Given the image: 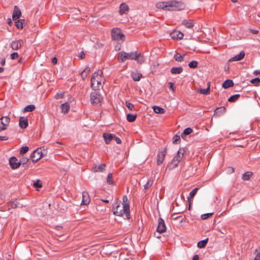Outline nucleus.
Masks as SVG:
<instances>
[{
	"label": "nucleus",
	"instance_id": "obj_1",
	"mask_svg": "<svg viewBox=\"0 0 260 260\" xmlns=\"http://www.w3.org/2000/svg\"><path fill=\"white\" fill-rule=\"evenodd\" d=\"M112 211L116 216H123L125 214L127 219L131 218L129 203L121 204L120 201L116 199L113 204Z\"/></svg>",
	"mask_w": 260,
	"mask_h": 260
},
{
	"label": "nucleus",
	"instance_id": "obj_2",
	"mask_svg": "<svg viewBox=\"0 0 260 260\" xmlns=\"http://www.w3.org/2000/svg\"><path fill=\"white\" fill-rule=\"evenodd\" d=\"M168 11H180L184 10L185 8V4L182 2H178L176 1H169L168 3Z\"/></svg>",
	"mask_w": 260,
	"mask_h": 260
},
{
	"label": "nucleus",
	"instance_id": "obj_3",
	"mask_svg": "<svg viewBox=\"0 0 260 260\" xmlns=\"http://www.w3.org/2000/svg\"><path fill=\"white\" fill-rule=\"evenodd\" d=\"M111 37L112 40L116 41L125 40V35L121 32L120 29L118 28H114L111 30Z\"/></svg>",
	"mask_w": 260,
	"mask_h": 260
},
{
	"label": "nucleus",
	"instance_id": "obj_4",
	"mask_svg": "<svg viewBox=\"0 0 260 260\" xmlns=\"http://www.w3.org/2000/svg\"><path fill=\"white\" fill-rule=\"evenodd\" d=\"M138 56L136 55V52L126 53L125 52H120L119 53L118 59L120 62L124 61L126 59H136Z\"/></svg>",
	"mask_w": 260,
	"mask_h": 260
},
{
	"label": "nucleus",
	"instance_id": "obj_5",
	"mask_svg": "<svg viewBox=\"0 0 260 260\" xmlns=\"http://www.w3.org/2000/svg\"><path fill=\"white\" fill-rule=\"evenodd\" d=\"M103 98L100 94L97 92H93L90 94V101L91 104L93 105H98L101 104Z\"/></svg>",
	"mask_w": 260,
	"mask_h": 260
},
{
	"label": "nucleus",
	"instance_id": "obj_6",
	"mask_svg": "<svg viewBox=\"0 0 260 260\" xmlns=\"http://www.w3.org/2000/svg\"><path fill=\"white\" fill-rule=\"evenodd\" d=\"M10 122V119L8 116H3L0 119V131L7 128Z\"/></svg>",
	"mask_w": 260,
	"mask_h": 260
},
{
	"label": "nucleus",
	"instance_id": "obj_7",
	"mask_svg": "<svg viewBox=\"0 0 260 260\" xmlns=\"http://www.w3.org/2000/svg\"><path fill=\"white\" fill-rule=\"evenodd\" d=\"M101 85V81L99 80V78H96L95 75H93L91 78V86L92 88L94 90H96L100 89Z\"/></svg>",
	"mask_w": 260,
	"mask_h": 260
},
{
	"label": "nucleus",
	"instance_id": "obj_8",
	"mask_svg": "<svg viewBox=\"0 0 260 260\" xmlns=\"http://www.w3.org/2000/svg\"><path fill=\"white\" fill-rule=\"evenodd\" d=\"M43 156V154L41 151H40L39 149H37L30 155V157L32 159V161L34 163L37 162Z\"/></svg>",
	"mask_w": 260,
	"mask_h": 260
},
{
	"label": "nucleus",
	"instance_id": "obj_9",
	"mask_svg": "<svg viewBox=\"0 0 260 260\" xmlns=\"http://www.w3.org/2000/svg\"><path fill=\"white\" fill-rule=\"evenodd\" d=\"M9 164L12 169H18L20 166V163L15 156H12L9 159Z\"/></svg>",
	"mask_w": 260,
	"mask_h": 260
},
{
	"label": "nucleus",
	"instance_id": "obj_10",
	"mask_svg": "<svg viewBox=\"0 0 260 260\" xmlns=\"http://www.w3.org/2000/svg\"><path fill=\"white\" fill-rule=\"evenodd\" d=\"M156 231L160 233H164L166 231V226L165 221L161 218H158V226Z\"/></svg>",
	"mask_w": 260,
	"mask_h": 260
},
{
	"label": "nucleus",
	"instance_id": "obj_11",
	"mask_svg": "<svg viewBox=\"0 0 260 260\" xmlns=\"http://www.w3.org/2000/svg\"><path fill=\"white\" fill-rule=\"evenodd\" d=\"M21 16V11L19 8L15 6L14 8L13 13L12 14V18L13 20L15 21L18 20Z\"/></svg>",
	"mask_w": 260,
	"mask_h": 260
},
{
	"label": "nucleus",
	"instance_id": "obj_12",
	"mask_svg": "<svg viewBox=\"0 0 260 260\" xmlns=\"http://www.w3.org/2000/svg\"><path fill=\"white\" fill-rule=\"evenodd\" d=\"M23 44V42L22 40H19L17 41H14L11 44V47L13 50H16L21 47Z\"/></svg>",
	"mask_w": 260,
	"mask_h": 260
},
{
	"label": "nucleus",
	"instance_id": "obj_13",
	"mask_svg": "<svg viewBox=\"0 0 260 260\" xmlns=\"http://www.w3.org/2000/svg\"><path fill=\"white\" fill-rule=\"evenodd\" d=\"M166 155V150L161 151L158 152L157 156V165H160L164 161L165 156Z\"/></svg>",
	"mask_w": 260,
	"mask_h": 260
},
{
	"label": "nucleus",
	"instance_id": "obj_14",
	"mask_svg": "<svg viewBox=\"0 0 260 260\" xmlns=\"http://www.w3.org/2000/svg\"><path fill=\"white\" fill-rule=\"evenodd\" d=\"M90 202V197L87 191H83L82 192V200L81 202V205H87Z\"/></svg>",
	"mask_w": 260,
	"mask_h": 260
},
{
	"label": "nucleus",
	"instance_id": "obj_15",
	"mask_svg": "<svg viewBox=\"0 0 260 260\" xmlns=\"http://www.w3.org/2000/svg\"><path fill=\"white\" fill-rule=\"evenodd\" d=\"M245 56V52L244 51H241L238 55H237L229 60V62L239 61L242 60Z\"/></svg>",
	"mask_w": 260,
	"mask_h": 260
},
{
	"label": "nucleus",
	"instance_id": "obj_16",
	"mask_svg": "<svg viewBox=\"0 0 260 260\" xmlns=\"http://www.w3.org/2000/svg\"><path fill=\"white\" fill-rule=\"evenodd\" d=\"M171 38L173 39L181 40L184 37L183 34L179 31H174L170 34Z\"/></svg>",
	"mask_w": 260,
	"mask_h": 260
},
{
	"label": "nucleus",
	"instance_id": "obj_17",
	"mask_svg": "<svg viewBox=\"0 0 260 260\" xmlns=\"http://www.w3.org/2000/svg\"><path fill=\"white\" fill-rule=\"evenodd\" d=\"M19 126L22 128H25L28 126V119L24 117H20L19 118Z\"/></svg>",
	"mask_w": 260,
	"mask_h": 260
},
{
	"label": "nucleus",
	"instance_id": "obj_18",
	"mask_svg": "<svg viewBox=\"0 0 260 260\" xmlns=\"http://www.w3.org/2000/svg\"><path fill=\"white\" fill-rule=\"evenodd\" d=\"M179 163L178 160L174 157L171 162L168 164L167 168L169 170H173L178 166Z\"/></svg>",
	"mask_w": 260,
	"mask_h": 260
},
{
	"label": "nucleus",
	"instance_id": "obj_19",
	"mask_svg": "<svg viewBox=\"0 0 260 260\" xmlns=\"http://www.w3.org/2000/svg\"><path fill=\"white\" fill-rule=\"evenodd\" d=\"M128 6L124 3H122L120 5L119 7V13L121 15L126 14L128 12Z\"/></svg>",
	"mask_w": 260,
	"mask_h": 260
},
{
	"label": "nucleus",
	"instance_id": "obj_20",
	"mask_svg": "<svg viewBox=\"0 0 260 260\" xmlns=\"http://www.w3.org/2000/svg\"><path fill=\"white\" fill-rule=\"evenodd\" d=\"M169 2H159L156 4V7L158 9L167 10Z\"/></svg>",
	"mask_w": 260,
	"mask_h": 260
},
{
	"label": "nucleus",
	"instance_id": "obj_21",
	"mask_svg": "<svg viewBox=\"0 0 260 260\" xmlns=\"http://www.w3.org/2000/svg\"><path fill=\"white\" fill-rule=\"evenodd\" d=\"M106 165L105 164H101L100 166L94 165L93 168L94 172H103L105 171Z\"/></svg>",
	"mask_w": 260,
	"mask_h": 260
},
{
	"label": "nucleus",
	"instance_id": "obj_22",
	"mask_svg": "<svg viewBox=\"0 0 260 260\" xmlns=\"http://www.w3.org/2000/svg\"><path fill=\"white\" fill-rule=\"evenodd\" d=\"M184 152L185 150L183 148H180L178 151L177 155L174 157L177 158L178 161L180 162L184 155Z\"/></svg>",
	"mask_w": 260,
	"mask_h": 260
},
{
	"label": "nucleus",
	"instance_id": "obj_23",
	"mask_svg": "<svg viewBox=\"0 0 260 260\" xmlns=\"http://www.w3.org/2000/svg\"><path fill=\"white\" fill-rule=\"evenodd\" d=\"M234 86V82L233 80L231 79L226 80L222 84V87L225 89H227L230 87Z\"/></svg>",
	"mask_w": 260,
	"mask_h": 260
},
{
	"label": "nucleus",
	"instance_id": "obj_24",
	"mask_svg": "<svg viewBox=\"0 0 260 260\" xmlns=\"http://www.w3.org/2000/svg\"><path fill=\"white\" fill-rule=\"evenodd\" d=\"M131 77L134 81H139L142 77V75L137 72H132L131 73Z\"/></svg>",
	"mask_w": 260,
	"mask_h": 260
},
{
	"label": "nucleus",
	"instance_id": "obj_25",
	"mask_svg": "<svg viewBox=\"0 0 260 260\" xmlns=\"http://www.w3.org/2000/svg\"><path fill=\"white\" fill-rule=\"evenodd\" d=\"M225 110L226 108L223 106L217 108L214 111V114L220 116L223 114L225 112Z\"/></svg>",
	"mask_w": 260,
	"mask_h": 260
},
{
	"label": "nucleus",
	"instance_id": "obj_26",
	"mask_svg": "<svg viewBox=\"0 0 260 260\" xmlns=\"http://www.w3.org/2000/svg\"><path fill=\"white\" fill-rule=\"evenodd\" d=\"M183 68L181 67H173L171 69V73L172 74H179L182 72Z\"/></svg>",
	"mask_w": 260,
	"mask_h": 260
},
{
	"label": "nucleus",
	"instance_id": "obj_27",
	"mask_svg": "<svg viewBox=\"0 0 260 260\" xmlns=\"http://www.w3.org/2000/svg\"><path fill=\"white\" fill-rule=\"evenodd\" d=\"M103 137L104 139L105 142L107 144H109L112 141L111 137L112 136L110 133H104L103 134Z\"/></svg>",
	"mask_w": 260,
	"mask_h": 260
},
{
	"label": "nucleus",
	"instance_id": "obj_28",
	"mask_svg": "<svg viewBox=\"0 0 260 260\" xmlns=\"http://www.w3.org/2000/svg\"><path fill=\"white\" fill-rule=\"evenodd\" d=\"M136 55L138 57L136 59H134V60H137V62L140 64L144 62L145 59L144 56L142 55L140 53H138L137 51H136Z\"/></svg>",
	"mask_w": 260,
	"mask_h": 260
},
{
	"label": "nucleus",
	"instance_id": "obj_29",
	"mask_svg": "<svg viewBox=\"0 0 260 260\" xmlns=\"http://www.w3.org/2000/svg\"><path fill=\"white\" fill-rule=\"evenodd\" d=\"M253 173L251 172L248 171L243 174L242 179L244 181H247L250 179Z\"/></svg>",
	"mask_w": 260,
	"mask_h": 260
},
{
	"label": "nucleus",
	"instance_id": "obj_30",
	"mask_svg": "<svg viewBox=\"0 0 260 260\" xmlns=\"http://www.w3.org/2000/svg\"><path fill=\"white\" fill-rule=\"evenodd\" d=\"M152 108L154 112L157 114H164L166 111L164 108L157 106H154Z\"/></svg>",
	"mask_w": 260,
	"mask_h": 260
},
{
	"label": "nucleus",
	"instance_id": "obj_31",
	"mask_svg": "<svg viewBox=\"0 0 260 260\" xmlns=\"http://www.w3.org/2000/svg\"><path fill=\"white\" fill-rule=\"evenodd\" d=\"M62 112L64 113H67L69 112L70 109V105L68 103L62 104L60 106Z\"/></svg>",
	"mask_w": 260,
	"mask_h": 260
},
{
	"label": "nucleus",
	"instance_id": "obj_32",
	"mask_svg": "<svg viewBox=\"0 0 260 260\" xmlns=\"http://www.w3.org/2000/svg\"><path fill=\"white\" fill-rule=\"evenodd\" d=\"M182 24L184 25L186 27L188 28H192L194 25L192 21L187 20H184L182 21Z\"/></svg>",
	"mask_w": 260,
	"mask_h": 260
},
{
	"label": "nucleus",
	"instance_id": "obj_33",
	"mask_svg": "<svg viewBox=\"0 0 260 260\" xmlns=\"http://www.w3.org/2000/svg\"><path fill=\"white\" fill-rule=\"evenodd\" d=\"M208 241V238H206L203 240H201L198 243L197 246L200 248H204L206 246Z\"/></svg>",
	"mask_w": 260,
	"mask_h": 260
},
{
	"label": "nucleus",
	"instance_id": "obj_34",
	"mask_svg": "<svg viewBox=\"0 0 260 260\" xmlns=\"http://www.w3.org/2000/svg\"><path fill=\"white\" fill-rule=\"evenodd\" d=\"M137 116V114H127L126 119L128 122H132L135 121Z\"/></svg>",
	"mask_w": 260,
	"mask_h": 260
},
{
	"label": "nucleus",
	"instance_id": "obj_35",
	"mask_svg": "<svg viewBox=\"0 0 260 260\" xmlns=\"http://www.w3.org/2000/svg\"><path fill=\"white\" fill-rule=\"evenodd\" d=\"M210 82L208 83V87L206 89H201L200 90V92L201 94L207 95L210 93Z\"/></svg>",
	"mask_w": 260,
	"mask_h": 260
},
{
	"label": "nucleus",
	"instance_id": "obj_36",
	"mask_svg": "<svg viewBox=\"0 0 260 260\" xmlns=\"http://www.w3.org/2000/svg\"><path fill=\"white\" fill-rule=\"evenodd\" d=\"M35 108L34 105H29L24 108V112H32L35 110Z\"/></svg>",
	"mask_w": 260,
	"mask_h": 260
},
{
	"label": "nucleus",
	"instance_id": "obj_37",
	"mask_svg": "<svg viewBox=\"0 0 260 260\" xmlns=\"http://www.w3.org/2000/svg\"><path fill=\"white\" fill-rule=\"evenodd\" d=\"M174 58L177 61L181 62L184 60L183 56L178 53L175 54L174 56Z\"/></svg>",
	"mask_w": 260,
	"mask_h": 260
},
{
	"label": "nucleus",
	"instance_id": "obj_38",
	"mask_svg": "<svg viewBox=\"0 0 260 260\" xmlns=\"http://www.w3.org/2000/svg\"><path fill=\"white\" fill-rule=\"evenodd\" d=\"M28 161L29 158L25 157H22L19 160V162L20 163V165H22L23 167H25L27 165Z\"/></svg>",
	"mask_w": 260,
	"mask_h": 260
},
{
	"label": "nucleus",
	"instance_id": "obj_39",
	"mask_svg": "<svg viewBox=\"0 0 260 260\" xmlns=\"http://www.w3.org/2000/svg\"><path fill=\"white\" fill-rule=\"evenodd\" d=\"M240 95L239 94H236L230 97L228 99V101L230 102H235L240 98Z\"/></svg>",
	"mask_w": 260,
	"mask_h": 260
},
{
	"label": "nucleus",
	"instance_id": "obj_40",
	"mask_svg": "<svg viewBox=\"0 0 260 260\" xmlns=\"http://www.w3.org/2000/svg\"><path fill=\"white\" fill-rule=\"evenodd\" d=\"M24 21V19L18 20L15 22V26L19 29H22L23 28V22Z\"/></svg>",
	"mask_w": 260,
	"mask_h": 260
},
{
	"label": "nucleus",
	"instance_id": "obj_41",
	"mask_svg": "<svg viewBox=\"0 0 260 260\" xmlns=\"http://www.w3.org/2000/svg\"><path fill=\"white\" fill-rule=\"evenodd\" d=\"M153 183V180L152 179H148L147 183L144 186V189H147L149 188L152 186Z\"/></svg>",
	"mask_w": 260,
	"mask_h": 260
},
{
	"label": "nucleus",
	"instance_id": "obj_42",
	"mask_svg": "<svg viewBox=\"0 0 260 260\" xmlns=\"http://www.w3.org/2000/svg\"><path fill=\"white\" fill-rule=\"evenodd\" d=\"M192 132V129L190 127H187L184 130L183 133H182L181 136L183 138V135L186 136V135H189Z\"/></svg>",
	"mask_w": 260,
	"mask_h": 260
},
{
	"label": "nucleus",
	"instance_id": "obj_43",
	"mask_svg": "<svg viewBox=\"0 0 260 260\" xmlns=\"http://www.w3.org/2000/svg\"><path fill=\"white\" fill-rule=\"evenodd\" d=\"M198 64V63L197 61L192 60L189 63L188 66L190 68L194 69L197 67Z\"/></svg>",
	"mask_w": 260,
	"mask_h": 260
},
{
	"label": "nucleus",
	"instance_id": "obj_44",
	"mask_svg": "<svg viewBox=\"0 0 260 260\" xmlns=\"http://www.w3.org/2000/svg\"><path fill=\"white\" fill-rule=\"evenodd\" d=\"M112 174L109 173L107 178V182L108 184L111 185V184H114L113 181L112 180Z\"/></svg>",
	"mask_w": 260,
	"mask_h": 260
},
{
	"label": "nucleus",
	"instance_id": "obj_45",
	"mask_svg": "<svg viewBox=\"0 0 260 260\" xmlns=\"http://www.w3.org/2000/svg\"><path fill=\"white\" fill-rule=\"evenodd\" d=\"M29 150L28 146L22 147L20 150V154H23L26 153Z\"/></svg>",
	"mask_w": 260,
	"mask_h": 260
},
{
	"label": "nucleus",
	"instance_id": "obj_46",
	"mask_svg": "<svg viewBox=\"0 0 260 260\" xmlns=\"http://www.w3.org/2000/svg\"><path fill=\"white\" fill-rule=\"evenodd\" d=\"M251 82L254 85L256 86L260 83V79L259 78H255L251 80Z\"/></svg>",
	"mask_w": 260,
	"mask_h": 260
},
{
	"label": "nucleus",
	"instance_id": "obj_47",
	"mask_svg": "<svg viewBox=\"0 0 260 260\" xmlns=\"http://www.w3.org/2000/svg\"><path fill=\"white\" fill-rule=\"evenodd\" d=\"M213 214V213L204 214L201 215V218L203 220H205V219L208 218L209 217H210V216H211Z\"/></svg>",
	"mask_w": 260,
	"mask_h": 260
},
{
	"label": "nucleus",
	"instance_id": "obj_48",
	"mask_svg": "<svg viewBox=\"0 0 260 260\" xmlns=\"http://www.w3.org/2000/svg\"><path fill=\"white\" fill-rule=\"evenodd\" d=\"M102 74L103 72L101 70H98V71L95 72L93 75H95V77L96 78H99V77L100 78L102 77Z\"/></svg>",
	"mask_w": 260,
	"mask_h": 260
},
{
	"label": "nucleus",
	"instance_id": "obj_49",
	"mask_svg": "<svg viewBox=\"0 0 260 260\" xmlns=\"http://www.w3.org/2000/svg\"><path fill=\"white\" fill-rule=\"evenodd\" d=\"M180 141V136L178 135H175L173 138V142L174 144H178Z\"/></svg>",
	"mask_w": 260,
	"mask_h": 260
},
{
	"label": "nucleus",
	"instance_id": "obj_50",
	"mask_svg": "<svg viewBox=\"0 0 260 260\" xmlns=\"http://www.w3.org/2000/svg\"><path fill=\"white\" fill-rule=\"evenodd\" d=\"M63 95H64V92H58L55 95L54 98L55 99L58 100V99L62 98L63 97Z\"/></svg>",
	"mask_w": 260,
	"mask_h": 260
},
{
	"label": "nucleus",
	"instance_id": "obj_51",
	"mask_svg": "<svg viewBox=\"0 0 260 260\" xmlns=\"http://www.w3.org/2000/svg\"><path fill=\"white\" fill-rule=\"evenodd\" d=\"M198 189H199L198 188H195L190 192L189 197L190 198H193L194 197V196L196 194Z\"/></svg>",
	"mask_w": 260,
	"mask_h": 260
},
{
	"label": "nucleus",
	"instance_id": "obj_52",
	"mask_svg": "<svg viewBox=\"0 0 260 260\" xmlns=\"http://www.w3.org/2000/svg\"><path fill=\"white\" fill-rule=\"evenodd\" d=\"M126 106L130 111H133L134 109V105L131 103L126 102Z\"/></svg>",
	"mask_w": 260,
	"mask_h": 260
},
{
	"label": "nucleus",
	"instance_id": "obj_53",
	"mask_svg": "<svg viewBox=\"0 0 260 260\" xmlns=\"http://www.w3.org/2000/svg\"><path fill=\"white\" fill-rule=\"evenodd\" d=\"M33 185L36 188H41L42 187V184L39 182V180L34 182Z\"/></svg>",
	"mask_w": 260,
	"mask_h": 260
},
{
	"label": "nucleus",
	"instance_id": "obj_54",
	"mask_svg": "<svg viewBox=\"0 0 260 260\" xmlns=\"http://www.w3.org/2000/svg\"><path fill=\"white\" fill-rule=\"evenodd\" d=\"M19 56L18 53L14 52L11 54V58L12 59H15Z\"/></svg>",
	"mask_w": 260,
	"mask_h": 260
},
{
	"label": "nucleus",
	"instance_id": "obj_55",
	"mask_svg": "<svg viewBox=\"0 0 260 260\" xmlns=\"http://www.w3.org/2000/svg\"><path fill=\"white\" fill-rule=\"evenodd\" d=\"M9 206L12 208H16L17 207V205L16 203L11 202L9 203Z\"/></svg>",
	"mask_w": 260,
	"mask_h": 260
},
{
	"label": "nucleus",
	"instance_id": "obj_56",
	"mask_svg": "<svg viewBox=\"0 0 260 260\" xmlns=\"http://www.w3.org/2000/svg\"><path fill=\"white\" fill-rule=\"evenodd\" d=\"M169 85L170 89H171L173 91H174L175 87L174 86V83L173 82H170L169 83Z\"/></svg>",
	"mask_w": 260,
	"mask_h": 260
},
{
	"label": "nucleus",
	"instance_id": "obj_57",
	"mask_svg": "<svg viewBox=\"0 0 260 260\" xmlns=\"http://www.w3.org/2000/svg\"><path fill=\"white\" fill-rule=\"evenodd\" d=\"M82 72L87 74V75L90 72V68L89 67H86Z\"/></svg>",
	"mask_w": 260,
	"mask_h": 260
},
{
	"label": "nucleus",
	"instance_id": "obj_58",
	"mask_svg": "<svg viewBox=\"0 0 260 260\" xmlns=\"http://www.w3.org/2000/svg\"><path fill=\"white\" fill-rule=\"evenodd\" d=\"M78 57L79 59H83L85 57V53L83 51H81L79 55L78 56Z\"/></svg>",
	"mask_w": 260,
	"mask_h": 260
},
{
	"label": "nucleus",
	"instance_id": "obj_59",
	"mask_svg": "<svg viewBox=\"0 0 260 260\" xmlns=\"http://www.w3.org/2000/svg\"><path fill=\"white\" fill-rule=\"evenodd\" d=\"M123 200V203L122 204H126V203H129L128 202L127 198L126 196H124L122 198Z\"/></svg>",
	"mask_w": 260,
	"mask_h": 260
},
{
	"label": "nucleus",
	"instance_id": "obj_60",
	"mask_svg": "<svg viewBox=\"0 0 260 260\" xmlns=\"http://www.w3.org/2000/svg\"><path fill=\"white\" fill-rule=\"evenodd\" d=\"M9 138L7 136H0L1 141H6L8 140Z\"/></svg>",
	"mask_w": 260,
	"mask_h": 260
},
{
	"label": "nucleus",
	"instance_id": "obj_61",
	"mask_svg": "<svg viewBox=\"0 0 260 260\" xmlns=\"http://www.w3.org/2000/svg\"><path fill=\"white\" fill-rule=\"evenodd\" d=\"M250 31H251V33H252L253 34H254V35H256L258 32V30H256V29H250Z\"/></svg>",
	"mask_w": 260,
	"mask_h": 260
},
{
	"label": "nucleus",
	"instance_id": "obj_62",
	"mask_svg": "<svg viewBox=\"0 0 260 260\" xmlns=\"http://www.w3.org/2000/svg\"><path fill=\"white\" fill-rule=\"evenodd\" d=\"M87 74H85L83 72H82L81 73V76L82 78L83 79V80H84L85 78L87 77Z\"/></svg>",
	"mask_w": 260,
	"mask_h": 260
},
{
	"label": "nucleus",
	"instance_id": "obj_63",
	"mask_svg": "<svg viewBox=\"0 0 260 260\" xmlns=\"http://www.w3.org/2000/svg\"><path fill=\"white\" fill-rule=\"evenodd\" d=\"M115 140L116 141V143L117 144H121V139L119 137H116L115 138Z\"/></svg>",
	"mask_w": 260,
	"mask_h": 260
},
{
	"label": "nucleus",
	"instance_id": "obj_64",
	"mask_svg": "<svg viewBox=\"0 0 260 260\" xmlns=\"http://www.w3.org/2000/svg\"><path fill=\"white\" fill-rule=\"evenodd\" d=\"M254 260H260V252L256 255Z\"/></svg>",
	"mask_w": 260,
	"mask_h": 260
}]
</instances>
